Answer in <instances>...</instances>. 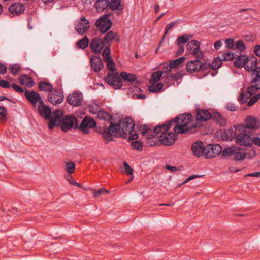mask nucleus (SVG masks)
Listing matches in <instances>:
<instances>
[{
	"instance_id": "nucleus-25",
	"label": "nucleus",
	"mask_w": 260,
	"mask_h": 260,
	"mask_svg": "<svg viewBox=\"0 0 260 260\" xmlns=\"http://www.w3.org/2000/svg\"><path fill=\"white\" fill-rule=\"evenodd\" d=\"M20 84L22 85H25L28 88L33 87L35 83L32 78L27 74H22L19 77Z\"/></svg>"
},
{
	"instance_id": "nucleus-55",
	"label": "nucleus",
	"mask_w": 260,
	"mask_h": 260,
	"mask_svg": "<svg viewBox=\"0 0 260 260\" xmlns=\"http://www.w3.org/2000/svg\"><path fill=\"white\" fill-rule=\"evenodd\" d=\"M107 62V69L111 72H114L115 70V63L113 60V59H110L107 61H106Z\"/></svg>"
},
{
	"instance_id": "nucleus-11",
	"label": "nucleus",
	"mask_w": 260,
	"mask_h": 260,
	"mask_svg": "<svg viewBox=\"0 0 260 260\" xmlns=\"http://www.w3.org/2000/svg\"><path fill=\"white\" fill-rule=\"evenodd\" d=\"M234 130L232 128H228L224 130H220L216 132L217 137L220 138L223 140H232L233 138L236 139V142L237 143V138L240 132L238 129L234 128Z\"/></svg>"
},
{
	"instance_id": "nucleus-40",
	"label": "nucleus",
	"mask_w": 260,
	"mask_h": 260,
	"mask_svg": "<svg viewBox=\"0 0 260 260\" xmlns=\"http://www.w3.org/2000/svg\"><path fill=\"white\" fill-rule=\"evenodd\" d=\"M89 42V39L85 36L77 42L76 46L78 49H85L88 46Z\"/></svg>"
},
{
	"instance_id": "nucleus-61",
	"label": "nucleus",
	"mask_w": 260,
	"mask_h": 260,
	"mask_svg": "<svg viewBox=\"0 0 260 260\" xmlns=\"http://www.w3.org/2000/svg\"><path fill=\"white\" fill-rule=\"evenodd\" d=\"M123 165L124 166L126 173L128 175H133L134 173L133 170L131 168V167L128 165V164L127 162L124 161L123 162Z\"/></svg>"
},
{
	"instance_id": "nucleus-33",
	"label": "nucleus",
	"mask_w": 260,
	"mask_h": 260,
	"mask_svg": "<svg viewBox=\"0 0 260 260\" xmlns=\"http://www.w3.org/2000/svg\"><path fill=\"white\" fill-rule=\"evenodd\" d=\"M211 119L214 120L220 126H224L226 124V119L222 116L220 113L214 112L212 113Z\"/></svg>"
},
{
	"instance_id": "nucleus-22",
	"label": "nucleus",
	"mask_w": 260,
	"mask_h": 260,
	"mask_svg": "<svg viewBox=\"0 0 260 260\" xmlns=\"http://www.w3.org/2000/svg\"><path fill=\"white\" fill-rule=\"evenodd\" d=\"M25 6L21 3H15L11 4L9 8V12L14 15H18L23 13Z\"/></svg>"
},
{
	"instance_id": "nucleus-60",
	"label": "nucleus",
	"mask_w": 260,
	"mask_h": 260,
	"mask_svg": "<svg viewBox=\"0 0 260 260\" xmlns=\"http://www.w3.org/2000/svg\"><path fill=\"white\" fill-rule=\"evenodd\" d=\"M250 98V95L249 96H246L244 92H241L240 93V96L238 98V101L241 104H244L247 101V100Z\"/></svg>"
},
{
	"instance_id": "nucleus-32",
	"label": "nucleus",
	"mask_w": 260,
	"mask_h": 260,
	"mask_svg": "<svg viewBox=\"0 0 260 260\" xmlns=\"http://www.w3.org/2000/svg\"><path fill=\"white\" fill-rule=\"evenodd\" d=\"M120 76L124 81H127L128 82H134L136 81L138 84L140 83L139 81L136 80L137 77L135 74L128 73L125 71H122L120 73Z\"/></svg>"
},
{
	"instance_id": "nucleus-20",
	"label": "nucleus",
	"mask_w": 260,
	"mask_h": 260,
	"mask_svg": "<svg viewBox=\"0 0 260 260\" xmlns=\"http://www.w3.org/2000/svg\"><path fill=\"white\" fill-rule=\"evenodd\" d=\"M89 27V21L85 17H82L80 21L76 25L75 30L79 34L84 35L88 31Z\"/></svg>"
},
{
	"instance_id": "nucleus-58",
	"label": "nucleus",
	"mask_w": 260,
	"mask_h": 260,
	"mask_svg": "<svg viewBox=\"0 0 260 260\" xmlns=\"http://www.w3.org/2000/svg\"><path fill=\"white\" fill-rule=\"evenodd\" d=\"M11 86H12V88L15 90V91L19 93H25V90L16 83H13L11 85Z\"/></svg>"
},
{
	"instance_id": "nucleus-28",
	"label": "nucleus",
	"mask_w": 260,
	"mask_h": 260,
	"mask_svg": "<svg viewBox=\"0 0 260 260\" xmlns=\"http://www.w3.org/2000/svg\"><path fill=\"white\" fill-rule=\"evenodd\" d=\"M129 92L132 93V98L134 99H144L146 98L145 95L142 93V89L136 86L129 88Z\"/></svg>"
},
{
	"instance_id": "nucleus-39",
	"label": "nucleus",
	"mask_w": 260,
	"mask_h": 260,
	"mask_svg": "<svg viewBox=\"0 0 260 260\" xmlns=\"http://www.w3.org/2000/svg\"><path fill=\"white\" fill-rule=\"evenodd\" d=\"M255 83V85H251L248 86L247 89V92L250 95V96L255 94L258 90H260V79L257 83Z\"/></svg>"
},
{
	"instance_id": "nucleus-24",
	"label": "nucleus",
	"mask_w": 260,
	"mask_h": 260,
	"mask_svg": "<svg viewBox=\"0 0 260 260\" xmlns=\"http://www.w3.org/2000/svg\"><path fill=\"white\" fill-rule=\"evenodd\" d=\"M176 118H178V123L188 126L193 119V116L190 113H184L177 116Z\"/></svg>"
},
{
	"instance_id": "nucleus-23",
	"label": "nucleus",
	"mask_w": 260,
	"mask_h": 260,
	"mask_svg": "<svg viewBox=\"0 0 260 260\" xmlns=\"http://www.w3.org/2000/svg\"><path fill=\"white\" fill-rule=\"evenodd\" d=\"M121 0H109L108 9H110L112 11L116 10L117 14L119 15L123 12L124 9L123 5L121 4Z\"/></svg>"
},
{
	"instance_id": "nucleus-63",
	"label": "nucleus",
	"mask_w": 260,
	"mask_h": 260,
	"mask_svg": "<svg viewBox=\"0 0 260 260\" xmlns=\"http://www.w3.org/2000/svg\"><path fill=\"white\" fill-rule=\"evenodd\" d=\"M166 122L167 125L168 126L169 129L172 126H173L175 124L177 125V123H179L178 121V118H176V117L174 119H171L169 120L166 121Z\"/></svg>"
},
{
	"instance_id": "nucleus-51",
	"label": "nucleus",
	"mask_w": 260,
	"mask_h": 260,
	"mask_svg": "<svg viewBox=\"0 0 260 260\" xmlns=\"http://www.w3.org/2000/svg\"><path fill=\"white\" fill-rule=\"evenodd\" d=\"M75 164L74 162H69L66 164V171L70 174H72L74 172L75 169Z\"/></svg>"
},
{
	"instance_id": "nucleus-5",
	"label": "nucleus",
	"mask_w": 260,
	"mask_h": 260,
	"mask_svg": "<svg viewBox=\"0 0 260 260\" xmlns=\"http://www.w3.org/2000/svg\"><path fill=\"white\" fill-rule=\"evenodd\" d=\"M247 60L244 67L246 71L251 72V76L253 77L250 83H257L260 80V66L257 67V59L254 56H249L247 57Z\"/></svg>"
},
{
	"instance_id": "nucleus-19",
	"label": "nucleus",
	"mask_w": 260,
	"mask_h": 260,
	"mask_svg": "<svg viewBox=\"0 0 260 260\" xmlns=\"http://www.w3.org/2000/svg\"><path fill=\"white\" fill-rule=\"evenodd\" d=\"M191 151L197 157H200L204 154L205 155V147L201 141H197L192 144Z\"/></svg>"
},
{
	"instance_id": "nucleus-56",
	"label": "nucleus",
	"mask_w": 260,
	"mask_h": 260,
	"mask_svg": "<svg viewBox=\"0 0 260 260\" xmlns=\"http://www.w3.org/2000/svg\"><path fill=\"white\" fill-rule=\"evenodd\" d=\"M235 48L234 49H246V46L243 41L240 40L235 42Z\"/></svg>"
},
{
	"instance_id": "nucleus-62",
	"label": "nucleus",
	"mask_w": 260,
	"mask_h": 260,
	"mask_svg": "<svg viewBox=\"0 0 260 260\" xmlns=\"http://www.w3.org/2000/svg\"><path fill=\"white\" fill-rule=\"evenodd\" d=\"M171 69H172V68L171 67L170 64L164 66L162 68V70H160V72H162V77L164 75L169 74L170 73H169L171 71Z\"/></svg>"
},
{
	"instance_id": "nucleus-16",
	"label": "nucleus",
	"mask_w": 260,
	"mask_h": 260,
	"mask_svg": "<svg viewBox=\"0 0 260 260\" xmlns=\"http://www.w3.org/2000/svg\"><path fill=\"white\" fill-rule=\"evenodd\" d=\"M63 112L61 110H56L51 114V118H49L48 127L49 129H52L55 126H57L58 122L61 121L63 116Z\"/></svg>"
},
{
	"instance_id": "nucleus-35",
	"label": "nucleus",
	"mask_w": 260,
	"mask_h": 260,
	"mask_svg": "<svg viewBox=\"0 0 260 260\" xmlns=\"http://www.w3.org/2000/svg\"><path fill=\"white\" fill-rule=\"evenodd\" d=\"M98 108L96 110H92V112L93 113H98V116L99 118L104 119L105 120H109L110 123L111 121L113 122V117L112 115H110L109 113H108L107 112H105L104 110H99L98 111Z\"/></svg>"
},
{
	"instance_id": "nucleus-49",
	"label": "nucleus",
	"mask_w": 260,
	"mask_h": 260,
	"mask_svg": "<svg viewBox=\"0 0 260 260\" xmlns=\"http://www.w3.org/2000/svg\"><path fill=\"white\" fill-rule=\"evenodd\" d=\"M221 58L223 61H232L235 56L234 53L227 52L222 54Z\"/></svg>"
},
{
	"instance_id": "nucleus-12",
	"label": "nucleus",
	"mask_w": 260,
	"mask_h": 260,
	"mask_svg": "<svg viewBox=\"0 0 260 260\" xmlns=\"http://www.w3.org/2000/svg\"><path fill=\"white\" fill-rule=\"evenodd\" d=\"M222 152V147L219 144H209L205 147V157L213 158L219 156Z\"/></svg>"
},
{
	"instance_id": "nucleus-9",
	"label": "nucleus",
	"mask_w": 260,
	"mask_h": 260,
	"mask_svg": "<svg viewBox=\"0 0 260 260\" xmlns=\"http://www.w3.org/2000/svg\"><path fill=\"white\" fill-rule=\"evenodd\" d=\"M112 15L111 13L105 14L96 21L95 24L102 34L106 33L112 26V22L109 19Z\"/></svg>"
},
{
	"instance_id": "nucleus-1",
	"label": "nucleus",
	"mask_w": 260,
	"mask_h": 260,
	"mask_svg": "<svg viewBox=\"0 0 260 260\" xmlns=\"http://www.w3.org/2000/svg\"><path fill=\"white\" fill-rule=\"evenodd\" d=\"M260 127V122L257 118L252 116L245 117L243 124H239L234 126L238 129L240 134L237 138V144L240 146H246L251 143V131L258 129Z\"/></svg>"
},
{
	"instance_id": "nucleus-18",
	"label": "nucleus",
	"mask_w": 260,
	"mask_h": 260,
	"mask_svg": "<svg viewBox=\"0 0 260 260\" xmlns=\"http://www.w3.org/2000/svg\"><path fill=\"white\" fill-rule=\"evenodd\" d=\"M195 111V118L197 121H207L212 118V113L207 109L196 108Z\"/></svg>"
},
{
	"instance_id": "nucleus-27",
	"label": "nucleus",
	"mask_w": 260,
	"mask_h": 260,
	"mask_svg": "<svg viewBox=\"0 0 260 260\" xmlns=\"http://www.w3.org/2000/svg\"><path fill=\"white\" fill-rule=\"evenodd\" d=\"M141 134L143 136H146L148 140L147 143L150 145L152 143V141L154 140L155 137V133H153V130H151L147 125H144L141 131Z\"/></svg>"
},
{
	"instance_id": "nucleus-6",
	"label": "nucleus",
	"mask_w": 260,
	"mask_h": 260,
	"mask_svg": "<svg viewBox=\"0 0 260 260\" xmlns=\"http://www.w3.org/2000/svg\"><path fill=\"white\" fill-rule=\"evenodd\" d=\"M190 53L195 56V59L190 60L186 65V71L189 73L197 72L201 70V60L204 54L202 50H189Z\"/></svg>"
},
{
	"instance_id": "nucleus-10",
	"label": "nucleus",
	"mask_w": 260,
	"mask_h": 260,
	"mask_svg": "<svg viewBox=\"0 0 260 260\" xmlns=\"http://www.w3.org/2000/svg\"><path fill=\"white\" fill-rule=\"evenodd\" d=\"M120 77L117 72L108 73L105 78V81L114 89H119L123 86Z\"/></svg>"
},
{
	"instance_id": "nucleus-38",
	"label": "nucleus",
	"mask_w": 260,
	"mask_h": 260,
	"mask_svg": "<svg viewBox=\"0 0 260 260\" xmlns=\"http://www.w3.org/2000/svg\"><path fill=\"white\" fill-rule=\"evenodd\" d=\"M240 151H235L233 157L232 158L233 160L235 161H242L245 159L246 156L249 154V153H242Z\"/></svg>"
},
{
	"instance_id": "nucleus-42",
	"label": "nucleus",
	"mask_w": 260,
	"mask_h": 260,
	"mask_svg": "<svg viewBox=\"0 0 260 260\" xmlns=\"http://www.w3.org/2000/svg\"><path fill=\"white\" fill-rule=\"evenodd\" d=\"M161 77H162V72H160V70L154 72L151 74L149 83L151 84H153L159 81Z\"/></svg>"
},
{
	"instance_id": "nucleus-45",
	"label": "nucleus",
	"mask_w": 260,
	"mask_h": 260,
	"mask_svg": "<svg viewBox=\"0 0 260 260\" xmlns=\"http://www.w3.org/2000/svg\"><path fill=\"white\" fill-rule=\"evenodd\" d=\"M186 49H201L200 42L196 40H191L188 42Z\"/></svg>"
},
{
	"instance_id": "nucleus-17",
	"label": "nucleus",
	"mask_w": 260,
	"mask_h": 260,
	"mask_svg": "<svg viewBox=\"0 0 260 260\" xmlns=\"http://www.w3.org/2000/svg\"><path fill=\"white\" fill-rule=\"evenodd\" d=\"M68 103L72 106L76 107L82 105L83 102L82 94L75 91L72 94H69L67 98Z\"/></svg>"
},
{
	"instance_id": "nucleus-2",
	"label": "nucleus",
	"mask_w": 260,
	"mask_h": 260,
	"mask_svg": "<svg viewBox=\"0 0 260 260\" xmlns=\"http://www.w3.org/2000/svg\"><path fill=\"white\" fill-rule=\"evenodd\" d=\"M114 125H118L116 130L117 133H120V136L118 138L122 137L124 139H126L127 136L134 131L135 126L134 120L130 117L120 119L119 122H114Z\"/></svg>"
},
{
	"instance_id": "nucleus-53",
	"label": "nucleus",
	"mask_w": 260,
	"mask_h": 260,
	"mask_svg": "<svg viewBox=\"0 0 260 260\" xmlns=\"http://www.w3.org/2000/svg\"><path fill=\"white\" fill-rule=\"evenodd\" d=\"M225 47L227 49H234L235 42L233 38H230L226 39L224 41Z\"/></svg>"
},
{
	"instance_id": "nucleus-46",
	"label": "nucleus",
	"mask_w": 260,
	"mask_h": 260,
	"mask_svg": "<svg viewBox=\"0 0 260 260\" xmlns=\"http://www.w3.org/2000/svg\"><path fill=\"white\" fill-rule=\"evenodd\" d=\"M162 78H165L164 82L168 86L174 84L175 83L172 73H171L168 75H164Z\"/></svg>"
},
{
	"instance_id": "nucleus-43",
	"label": "nucleus",
	"mask_w": 260,
	"mask_h": 260,
	"mask_svg": "<svg viewBox=\"0 0 260 260\" xmlns=\"http://www.w3.org/2000/svg\"><path fill=\"white\" fill-rule=\"evenodd\" d=\"M223 61L221 57H217L214 58L212 63H211V69L217 70L222 66Z\"/></svg>"
},
{
	"instance_id": "nucleus-52",
	"label": "nucleus",
	"mask_w": 260,
	"mask_h": 260,
	"mask_svg": "<svg viewBox=\"0 0 260 260\" xmlns=\"http://www.w3.org/2000/svg\"><path fill=\"white\" fill-rule=\"evenodd\" d=\"M20 68L21 67L18 64H14L10 66L9 70L13 75H16Z\"/></svg>"
},
{
	"instance_id": "nucleus-8",
	"label": "nucleus",
	"mask_w": 260,
	"mask_h": 260,
	"mask_svg": "<svg viewBox=\"0 0 260 260\" xmlns=\"http://www.w3.org/2000/svg\"><path fill=\"white\" fill-rule=\"evenodd\" d=\"M60 126L61 131L67 132L68 131L74 128L78 129V119L74 115H67L62 119L61 121L58 122L57 126Z\"/></svg>"
},
{
	"instance_id": "nucleus-37",
	"label": "nucleus",
	"mask_w": 260,
	"mask_h": 260,
	"mask_svg": "<svg viewBox=\"0 0 260 260\" xmlns=\"http://www.w3.org/2000/svg\"><path fill=\"white\" fill-rule=\"evenodd\" d=\"M243 149L241 147H230L224 149L223 150H222L221 155L222 157H233L235 151L236 150H242Z\"/></svg>"
},
{
	"instance_id": "nucleus-14",
	"label": "nucleus",
	"mask_w": 260,
	"mask_h": 260,
	"mask_svg": "<svg viewBox=\"0 0 260 260\" xmlns=\"http://www.w3.org/2000/svg\"><path fill=\"white\" fill-rule=\"evenodd\" d=\"M198 127V124L194 123L190 126L184 125V124L178 123L175 125L173 128L174 133L176 134H184L189 133L190 134L193 133L196 131V129Z\"/></svg>"
},
{
	"instance_id": "nucleus-59",
	"label": "nucleus",
	"mask_w": 260,
	"mask_h": 260,
	"mask_svg": "<svg viewBox=\"0 0 260 260\" xmlns=\"http://www.w3.org/2000/svg\"><path fill=\"white\" fill-rule=\"evenodd\" d=\"M11 86H12V88L15 90V91L19 93H25V90L16 83H13L11 85Z\"/></svg>"
},
{
	"instance_id": "nucleus-36",
	"label": "nucleus",
	"mask_w": 260,
	"mask_h": 260,
	"mask_svg": "<svg viewBox=\"0 0 260 260\" xmlns=\"http://www.w3.org/2000/svg\"><path fill=\"white\" fill-rule=\"evenodd\" d=\"M248 56L246 55H240L238 56L234 62V66L236 68H241L244 67L246 65L247 60Z\"/></svg>"
},
{
	"instance_id": "nucleus-31",
	"label": "nucleus",
	"mask_w": 260,
	"mask_h": 260,
	"mask_svg": "<svg viewBox=\"0 0 260 260\" xmlns=\"http://www.w3.org/2000/svg\"><path fill=\"white\" fill-rule=\"evenodd\" d=\"M38 110L40 115L43 116L45 120H49L51 118V109L47 105H44V107L38 106Z\"/></svg>"
},
{
	"instance_id": "nucleus-30",
	"label": "nucleus",
	"mask_w": 260,
	"mask_h": 260,
	"mask_svg": "<svg viewBox=\"0 0 260 260\" xmlns=\"http://www.w3.org/2000/svg\"><path fill=\"white\" fill-rule=\"evenodd\" d=\"M108 2L109 0H96L94 3V7L97 12L107 11L108 10Z\"/></svg>"
},
{
	"instance_id": "nucleus-29",
	"label": "nucleus",
	"mask_w": 260,
	"mask_h": 260,
	"mask_svg": "<svg viewBox=\"0 0 260 260\" xmlns=\"http://www.w3.org/2000/svg\"><path fill=\"white\" fill-rule=\"evenodd\" d=\"M192 36L193 35L189 34H184L179 36L176 41L178 49H184L183 45L188 42Z\"/></svg>"
},
{
	"instance_id": "nucleus-50",
	"label": "nucleus",
	"mask_w": 260,
	"mask_h": 260,
	"mask_svg": "<svg viewBox=\"0 0 260 260\" xmlns=\"http://www.w3.org/2000/svg\"><path fill=\"white\" fill-rule=\"evenodd\" d=\"M110 193V191L106 189L105 188H101L99 190H93V196L94 197H97L101 194H108Z\"/></svg>"
},
{
	"instance_id": "nucleus-26",
	"label": "nucleus",
	"mask_w": 260,
	"mask_h": 260,
	"mask_svg": "<svg viewBox=\"0 0 260 260\" xmlns=\"http://www.w3.org/2000/svg\"><path fill=\"white\" fill-rule=\"evenodd\" d=\"M90 63L91 68L95 72L100 71L103 67L101 58L95 55L91 56Z\"/></svg>"
},
{
	"instance_id": "nucleus-13",
	"label": "nucleus",
	"mask_w": 260,
	"mask_h": 260,
	"mask_svg": "<svg viewBox=\"0 0 260 260\" xmlns=\"http://www.w3.org/2000/svg\"><path fill=\"white\" fill-rule=\"evenodd\" d=\"M96 126V122L94 119L88 116H85L82 120L81 124L79 126L78 129L80 130L84 134H88V128H94Z\"/></svg>"
},
{
	"instance_id": "nucleus-54",
	"label": "nucleus",
	"mask_w": 260,
	"mask_h": 260,
	"mask_svg": "<svg viewBox=\"0 0 260 260\" xmlns=\"http://www.w3.org/2000/svg\"><path fill=\"white\" fill-rule=\"evenodd\" d=\"M260 99V93L254 95L252 97L250 100L248 102L247 105L249 107L252 106L255 103H256L258 100Z\"/></svg>"
},
{
	"instance_id": "nucleus-64",
	"label": "nucleus",
	"mask_w": 260,
	"mask_h": 260,
	"mask_svg": "<svg viewBox=\"0 0 260 260\" xmlns=\"http://www.w3.org/2000/svg\"><path fill=\"white\" fill-rule=\"evenodd\" d=\"M255 36L253 35H247L244 36L245 41L246 42H249L253 43L254 41L255 40Z\"/></svg>"
},
{
	"instance_id": "nucleus-44",
	"label": "nucleus",
	"mask_w": 260,
	"mask_h": 260,
	"mask_svg": "<svg viewBox=\"0 0 260 260\" xmlns=\"http://www.w3.org/2000/svg\"><path fill=\"white\" fill-rule=\"evenodd\" d=\"M164 84L162 83H159L156 85L154 84L148 86V90L150 92L156 93L159 92L163 88Z\"/></svg>"
},
{
	"instance_id": "nucleus-21",
	"label": "nucleus",
	"mask_w": 260,
	"mask_h": 260,
	"mask_svg": "<svg viewBox=\"0 0 260 260\" xmlns=\"http://www.w3.org/2000/svg\"><path fill=\"white\" fill-rule=\"evenodd\" d=\"M24 95L25 98L32 105L33 107L36 108L40 94L35 91H29L25 89Z\"/></svg>"
},
{
	"instance_id": "nucleus-3",
	"label": "nucleus",
	"mask_w": 260,
	"mask_h": 260,
	"mask_svg": "<svg viewBox=\"0 0 260 260\" xmlns=\"http://www.w3.org/2000/svg\"><path fill=\"white\" fill-rule=\"evenodd\" d=\"M115 38L113 31L107 32L103 39L98 37L91 40L89 49H110L111 44Z\"/></svg>"
},
{
	"instance_id": "nucleus-41",
	"label": "nucleus",
	"mask_w": 260,
	"mask_h": 260,
	"mask_svg": "<svg viewBox=\"0 0 260 260\" xmlns=\"http://www.w3.org/2000/svg\"><path fill=\"white\" fill-rule=\"evenodd\" d=\"M168 130H169V128L165 122L162 124H159L155 126L153 129V133H155V135L160 133L164 134L165 133H167Z\"/></svg>"
},
{
	"instance_id": "nucleus-57",
	"label": "nucleus",
	"mask_w": 260,
	"mask_h": 260,
	"mask_svg": "<svg viewBox=\"0 0 260 260\" xmlns=\"http://www.w3.org/2000/svg\"><path fill=\"white\" fill-rule=\"evenodd\" d=\"M102 55L105 61L112 59L111 56V50H103Z\"/></svg>"
},
{
	"instance_id": "nucleus-7",
	"label": "nucleus",
	"mask_w": 260,
	"mask_h": 260,
	"mask_svg": "<svg viewBox=\"0 0 260 260\" xmlns=\"http://www.w3.org/2000/svg\"><path fill=\"white\" fill-rule=\"evenodd\" d=\"M178 139V135L173 132L165 133L161 134L159 137V141H157V138L155 137V141L152 140L150 143V146L159 145V143L165 146H171L173 145L175 141Z\"/></svg>"
},
{
	"instance_id": "nucleus-34",
	"label": "nucleus",
	"mask_w": 260,
	"mask_h": 260,
	"mask_svg": "<svg viewBox=\"0 0 260 260\" xmlns=\"http://www.w3.org/2000/svg\"><path fill=\"white\" fill-rule=\"evenodd\" d=\"M38 86L39 91L51 92L53 90V86L50 83L43 80L38 83Z\"/></svg>"
},
{
	"instance_id": "nucleus-48",
	"label": "nucleus",
	"mask_w": 260,
	"mask_h": 260,
	"mask_svg": "<svg viewBox=\"0 0 260 260\" xmlns=\"http://www.w3.org/2000/svg\"><path fill=\"white\" fill-rule=\"evenodd\" d=\"M131 145L135 150L139 152H141L143 150L142 143L139 140H136L132 142Z\"/></svg>"
},
{
	"instance_id": "nucleus-4",
	"label": "nucleus",
	"mask_w": 260,
	"mask_h": 260,
	"mask_svg": "<svg viewBox=\"0 0 260 260\" xmlns=\"http://www.w3.org/2000/svg\"><path fill=\"white\" fill-rule=\"evenodd\" d=\"M118 125H114V122L111 121L110 125L108 128L106 126H96L95 127V131L99 134H101L102 137L105 142L108 143L113 140V137L118 138L119 136H120V133H117L116 127Z\"/></svg>"
},
{
	"instance_id": "nucleus-15",
	"label": "nucleus",
	"mask_w": 260,
	"mask_h": 260,
	"mask_svg": "<svg viewBox=\"0 0 260 260\" xmlns=\"http://www.w3.org/2000/svg\"><path fill=\"white\" fill-rule=\"evenodd\" d=\"M64 99L63 91L61 90L53 89L48 95V100L53 105L61 103Z\"/></svg>"
},
{
	"instance_id": "nucleus-47",
	"label": "nucleus",
	"mask_w": 260,
	"mask_h": 260,
	"mask_svg": "<svg viewBox=\"0 0 260 260\" xmlns=\"http://www.w3.org/2000/svg\"><path fill=\"white\" fill-rule=\"evenodd\" d=\"M185 60V57L183 56L175 59L170 62V64L171 65V67H172V69L176 68L181 64L183 62H184Z\"/></svg>"
}]
</instances>
